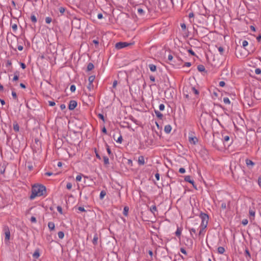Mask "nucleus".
<instances>
[{
    "mask_svg": "<svg viewBox=\"0 0 261 261\" xmlns=\"http://www.w3.org/2000/svg\"><path fill=\"white\" fill-rule=\"evenodd\" d=\"M186 172V170L185 169V168H179V172L180 173H185Z\"/></svg>",
    "mask_w": 261,
    "mask_h": 261,
    "instance_id": "54",
    "label": "nucleus"
},
{
    "mask_svg": "<svg viewBox=\"0 0 261 261\" xmlns=\"http://www.w3.org/2000/svg\"><path fill=\"white\" fill-rule=\"evenodd\" d=\"M180 251H181V252H182V253H184L185 254H187V252H186V250L183 248H180Z\"/></svg>",
    "mask_w": 261,
    "mask_h": 261,
    "instance_id": "61",
    "label": "nucleus"
},
{
    "mask_svg": "<svg viewBox=\"0 0 261 261\" xmlns=\"http://www.w3.org/2000/svg\"><path fill=\"white\" fill-rule=\"evenodd\" d=\"M159 109L160 111H163L165 109V106L164 104L161 103L159 106Z\"/></svg>",
    "mask_w": 261,
    "mask_h": 261,
    "instance_id": "48",
    "label": "nucleus"
},
{
    "mask_svg": "<svg viewBox=\"0 0 261 261\" xmlns=\"http://www.w3.org/2000/svg\"><path fill=\"white\" fill-rule=\"evenodd\" d=\"M246 163L247 165H252V166H253L254 165V162H253L252 161L250 160H246Z\"/></svg>",
    "mask_w": 261,
    "mask_h": 261,
    "instance_id": "33",
    "label": "nucleus"
},
{
    "mask_svg": "<svg viewBox=\"0 0 261 261\" xmlns=\"http://www.w3.org/2000/svg\"><path fill=\"white\" fill-rule=\"evenodd\" d=\"M129 44L126 42H119L115 44V48L117 49H120L127 46Z\"/></svg>",
    "mask_w": 261,
    "mask_h": 261,
    "instance_id": "5",
    "label": "nucleus"
},
{
    "mask_svg": "<svg viewBox=\"0 0 261 261\" xmlns=\"http://www.w3.org/2000/svg\"><path fill=\"white\" fill-rule=\"evenodd\" d=\"M221 207L222 209H226V203L224 202H223L221 204Z\"/></svg>",
    "mask_w": 261,
    "mask_h": 261,
    "instance_id": "49",
    "label": "nucleus"
},
{
    "mask_svg": "<svg viewBox=\"0 0 261 261\" xmlns=\"http://www.w3.org/2000/svg\"><path fill=\"white\" fill-rule=\"evenodd\" d=\"M94 68V65L92 63H89L87 66V71H91Z\"/></svg>",
    "mask_w": 261,
    "mask_h": 261,
    "instance_id": "23",
    "label": "nucleus"
},
{
    "mask_svg": "<svg viewBox=\"0 0 261 261\" xmlns=\"http://www.w3.org/2000/svg\"><path fill=\"white\" fill-rule=\"evenodd\" d=\"M172 129V127L170 124H168L165 126L164 131L167 134H169Z\"/></svg>",
    "mask_w": 261,
    "mask_h": 261,
    "instance_id": "10",
    "label": "nucleus"
},
{
    "mask_svg": "<svg viewBox=\"0 0 261 261\" xmlns=\"http://www.w3.org/2000/svg\"><path fill=\"white\" fill-rule=\"evenodd\" d=\"M98 117L99 118H100L101 120H102L103 121H105L104 116H103V115L102 114H99L98 115Z\"/></svg>",
    "mask_w": 261,
    "mask_h": 261,
    "instance_id": "52",
    "label": "nucleus"
},
{
    "mask_svg": "<svg viewBox=\"0 0 261 261\" xmlns=\"http://www.w3.org/2000/svg\"><path fill=\"white\" fill-rule=\"evenodd\" d=\"M58 236L60 239H62L64 237V233L63 231H59L58 233Z\"/></svg>",
    "mask_w": 261,
    "mask_h": 261,
    "instance_id": "31",
    "label": "nucleus"
},
{
    "mask_svg": "<svg viewBox=\"0 0 261 261\" xmlns=\"http://www.w3.org/2000/svg\"><path fill=\"white\" fill-rule=\"evenodd\" d=\"M94 79L95 76L94 75L90 76L88 78L89 84L87 86V88L89 89V91H91L94 89V85L92 83L94 81Z\"/></svg>",
    "mask_w": 261,
    "mask_h": 261,
    "instance_id": "4",
    "label": "nucleus"
},
{
    "mask_svg": "<svg viewBox=\"0 0 261 261\" xmlns=\"http://www.w3.org/2000/svg\"><path fill=\"white\" fill-rule=\"evenodd\" d=\"M51 18L49 17H47L45 18V22L46 23H50L51 22Z\"/></svg>",
    "mask_w": 261,
    "mask_h": 261,
    "instance_id": "38",
    "label": "nucleus"
},
{
    "mask_svg": "<svg viewBox=\"0 0 261 261\" xmlns=\"http://www.w3.org/2000/svg\"><path fill=\"white\" fill-rule=\"evenodd\" d=\"M82 179V174L77 175L76 177V180L77 181H80Z\"/></svg>",
    "mask_w": 261,
    "mask_h": 261,
    "instance_id": "46",
    "label": "nucleus"
},
{
    "mask_svg": "<svg viewBox=\"0 0 261 261\" xmlns=\"http://www.w3.org/2000/svg\"><path fill=\"white\" fill-rule=\"evenodd\" d=\"M59 11H60V12L63 14L64 12H65V8L64 7H60L59 8Z\"/></svg>",
    "mask_w": 261,
    "mask_h": 261,
    "instance_id": "40",
    "label": "nucleus"
},
{
    "mask_svg": "<svg viewBox=\"0 0 261 261\" xmlns=\"http://www.w3.org/2000/svg\"><path fill=\"white\" fill-rule=\"evenodd\" d=\"M225 85V83L224 81H220L219 82V86L220 87H224Z\"/></svg>",
    "mask_w": 261,
    "mask_h": 261,
    "instance_id": "55",
    "label": "nucleus"
},
{
    "mask_svg": "<svg viewBox=\"0 0 261 261\" xmlns=\"http://www.w3.org/2000/svg\"><path fill=\"white\" fill-rule=\"evenodd\" d=\"M248 44V42L246 40H244L242 42V46L244 47H245L246 46H247Z\"/></svg>",
    "mask_w": 261,
    "mask_h": 261,
    "instance_id": "47",
    "label": "nucleus"
},
{
    "mask_svg": "<svg viewBox=\"0 0 261 261\" xmlns=\"http://www.w3.org/2000/svg\"><path fill=\"white\" fill-rule=\"evenodd\" d=\"M48 103L50 106H54L56 105L55 102L53 101H49Z\"/></svg>",
    "mask_w": 261,
    "mask_h": 261,
    "instance_id": "56",
    "label": "nucleus"
},
{
    "mask_svg": "<svg viewBox=\"0 0 261 261\" xmlns=\"http://www.w3.org/2000/svg\"><path fill=\"white\" fill-rule=\"evenodd\" d=\"M248 221L247 219H243L242 220V223L243 225H246L248 224Z\"/></svg>",
    "mask_w": 261,
    "mask_h": 261,
    "instance_id": "50",
    "label": "nucleus"
},
{
    "mask_svg": "<svg viewBox=\"0 0 261 261\" xmlns=\"http://www.w3.org/2000/svg\"><path fill=\"white\" fill-rule=\"evenodd\" d=\"M180 27H181L182 30H185L186 29V25L185 23H181L180 24Z\"/></svg>",
    "mask_w": 261,
    "mask_h": 261,
    "instance_id": "57",
    "label": "nucleus"
},
{
    "mask_svg": "<svg viewBox=\"0 0 261 261\" xmlns=\"http://www.w3.org/2000/svg\"><path fill=\"white\" fill-rule=\"evenodd\" d=\"M6 167L5 165H0V173L3 174L5 173Z\"/></svg>",
    "mask_w": 261,
    "mask_h": 261,
    "instance_id": "22",
    "label": "nucleus"
},
{
    "mask_svg": "<svg viewBox=\"0 0 261 261\" xmlns=\"http://www.w3.org/2000/svg\"><path fill=\"white\" fill-rule=\"evenodd\" d=\"M19 78V75L18 73H15L13 79V81H16L18 80Z\"/></svg>",
    "mask_w": 261,
    "mask_h": 261,
    "instance_id": "37",
    "label": "nucleus"
},
{
    "mask_svg": "<svg viewBox=\"0 0 261 261\" xmlns=\"http://www.w3.org/2000/svg\"><path fill=\"white\" fill-rule=\"evenodd\" d=\"M189 140L191 143H193V144H195L198 141L197 138L195 137H189Z\"/></svg>",
    "mask_w": 261,
    "mask_h": 261,
    "instance_id": "12",
    "label": "nucleus"
},
{
    "mask_svg": "<svg viewBox=\"0 0 261 261\" xmlns=\"http://www.w3.org/2000/svg\"><path fill=\"white\" fill-rule=\"evenodd\" d=\"M255 73L256 74H260L261 73V69L260 68H256L255 69Z\"/></svg>",
    "mask_w": 261,
    "mask_h": 261,
    "instance_id": "44",
    "label": "nucleus"
},
{
    "mask_svg": "<svg viewBox=\"0 0 261 261\" xmlns=\"http://www.w3.org/2000/svg\"><path fill=\"white\" fill-rule=\"evenodd\" d=\"M12 95L13 96V97L14 98V99H16L17 98V95H16V92H14V91H12Z\"/></svg>",
    "mask_w": 261,
    "mask_h": 261,
    "instance_id": "58",
    "label": "nucleus"
},
{
    "mask_svg": "<svg viewBox=\"0 0 261 261\" xmlns=\"http://www.w3.org/2000/svg\"><path fill=\"white\" fill-rule=\"evenodd\" d=\"M249 214H250V216H252L254 218L255 216V212L254 211H253L252 210H249Z\"/></svg>",
    "mask_w": 261,
    "mask_h": 261,
    "instance_id": "39",
    "label": "nucleus"
},
{
    "mask_svg": "<svg viewBox=\"0 0 261 261\" xmlns=\"http://www.w3.org/2000/svg\"><path fill=\"white\" fill-rule=\"evenodd\" d=\"M103 162H104V164L105 165L109 164V158L107 156H103Z\"/></svg>",
    "mask_w": 261,
    "mask_h": 261,
    "instance_id": "29",
    "label": "nucleus"
},
{
    "mask_svg": "<svg viewBox=\"0 0 261 261\" xmlns=\"http://www.w3.org/2000/svg\"><path fill=\"white\" fill-rule=\"evenodd\" d=\"M155 177L156 178V179L157 180H159L160 179V174L158 173H156L155 174Z\"/></svg>",
    "mask_w": 261,
    "mask_h": 261,
    "instance_id": "59",
    "label": "nucleus"
},
{
    "mask_svg": "<svg viewBox=\"0 0 261 261\" xmlns=\"http://www.w3.org/2000/svg\"><path fill=\"white\" fill-rule=\"evenodd\" d=\"M150 211L152 213H154L155 212H156L157 211V208H156V207L155 205H152L151 206L150 208Z\"/></svg>",
    "mask_w": 261,
    "mask_h": 261,
    "instance_id": "30",
    "label": "nucleus"
},
{
    "mask_svg": "<svg viewBox=\"0 0 261 261\" xmlns=\"http://www.w3.org/2000/svg\"><path fill=\"white\" fill-rule=\"evenodd\" d=\"M77 106V102L75 100H71L69 102L68 109L70 110H74Z\"/></svg>",
    "mask_w": 261,
    "mask_h": 261,
    "instance_id": "6",
    "label": "nucleus"
},
{
    "mask_svg": "<svg viewBox=\"0 0 261 261\" xmlns=\"http://www.w3.org/2000/svg\"><path fill=\"white\" fill-rule=\"evenodd\" d=\"M72 185L70 182H68L66 185V188L68 190H70L72 188Z\"/></svg>",
    "mask_w": 261,
    "mask_h": 261,
    "instance_id": "45",
    "label": "nucleus"
},
{
    "mask_svg": "<svg viewBox=\"0 0 261 261\" xmlns=\"http://www.w3.org/2000/svg\"><path fill=\"white\" fill-rule=\"evenodd\" d=\"M138 163L139 165H144L145 163L144 157L142 155L139 156Z\"/></svg>",
    "mask_w": 261,
    "mask_h": 261,
    "instance_id": "9",
    "label": "nucleus"
},
{
    "mask_svg": "<svg viewBox=\"0 0 261 261\" xmlns=\"http://www.w3.org/2000/svg\"><path fill=\"white\" fill-rule=\"evenodd\" d=\"M58 212L61 214H63L62 208L61 206H58L57 207Z\"/></svg>",
    "mask_w": 261,
    "mask_h": 261,
    "instance_id": "41",
    "label": "nucleus"
},
{
    "mask_svg": "<svg viewBox=\"0 0 261 261\" xmlns=\"http://www.w3.org/2000/svg\"><path fill=\"white\" fill-rule=\"evenodd\" d=\"M11 27H12V29L13 31H14V32L16 31V30L17 29V25L16 24H15V23L12 24L11 25Z\"/></svg>",
    "mask_w": 261,
    "mask_h": 261,
    "instance_id": "35",
    "label": "nucleus"
},
{
    "mask_svg": "<svg viewBox=\"0 0 261 261\" xmlns=\"http://www.w3.org/2000/svg\"><path fill=\"white\" fill-rule=\"evenodd\" d=\"M197 69L200 72L204 71L205 70V67L202 65H199L197 66Z\"/></svg>",
    "mask_w": 261,
    "mask_h": 261,
    "instance_id": "24",
    "label": "nucleus"
},
{
    "mask_svg": "<svg viewBox=\"0 0 261 261\" xmlns=\"http://www.w3.org/2000/svg\"><path fill=\"white\" fill-rule=\"evenodd\" d=\"M258 184L259 187H261V178L259 177L258 179Z\"/></svg>",
    "mask_w": 261,
    "mask_h": 261,
    "instance_id": "64",
    "label": "nucleus"
},
{
    "mask_svg": "<svg viewBox=\"0 0 261 261\" xmlns=\"http://www.w3.org/2000/svg\"><path fill=\"white\" fill-rule=\"evenodd\" d=\"M200 218L201 219L200 226H202L203 229H205L207 227L208 222V216L205 213H201L200 214Z\"/></svg>",
    "mask_w": 261,
    "mask_h": 261,
    "instance_id": "2",
    "label": "nucleus"
},
{
    "mask_svg": "<svg viewBox=\"0 0 261 261\" xmlns=\"http://www.w3.org/2000/svg\"><path fill=\"white\" fill-rule=\"evenodd\" d=\"M48 227L50 231L55 229V224L53 222H49L48 223Z\"/></svg>",
    "mask_w": 261,
    "mask_h": 261,
    "instance_id": "13",
    "label": "nucleus"
},
{
    "mask_svg": "<svg viewBox=\"0 0 261 261\" xmlns=\"http://www.w3.org/2000/svg\"><path fill=\"white\" fill-rule=\"evenodd\" d=\"M75 89H76V87L75 86V85H72L70 86V91L72 92H73L75 91Z\"/></svg>",
    "mask_w": 261,
    "mask_h": 261,
    "instance_id": "43",
    "label": "nucleus"
},
{
    "mask_svg": "<svg viewBox=\"0 0 261 261\" xmlns=\"http://www.w3.org/2000/svg\"><path fill=\"white\" fill-rule=\"evenodd\" d=\"M78 210L80 211H81V212H85L86 210H85L84 207H82V206H80L78 207Z\"/></svg>",
    "mask_w": 261,
    "mask_h": 261,
    "instance_id": "60",
    "label": "nucleus"
},
{
    "mask_svg": "<svg viewBox=\"0 0 261 261\" xmlns=\"http://www.w3.org/2000/svg\"><path fill=\"white\" fill-rule=\"evenodd\" d=\"M5 240L8 241L10 238V232L8 227L5 228Z\"/></svg>",
    "mask_w": 261,
    "mask_h": 261,
    "instance_id": "8",
    "label": "nucleus"
},
{
    "mask_svg": "<svg viewBox=\"0 0 261 261\" xmlns=\"http://www.w3.org/2000/svg\"><path fill=\"white\" fill-rule=\"evenodd\" d=\"M200 231L199 232V236L203 235L204 234L203 233L205 231V229H203L202 227L200 226Z\"/></svg>",
    "mask_w": 261,
    "mask_h": 261,
    "instance_id": "34",
    "label": "nucleus"
},
{
    "mask_svg": "<svg viewBox=\"0 0 261 261\" xmlns=\"http://www.w3.org/2000/svg\"><path fill=\"white\" fill-rule=\"evenodd\" d=\"M40 256V251L39 249H36L34 252V257L38 258Z\"/></svg>",
    "mask_w": 261,
    "mask_h": 261,
    "instance_id": "19",
    "label": "nucleus"
},
{
    "mask_svg": "<svg viewBox=\"0 0 261 261\" xmlns=\"http://www.w3.org/2000/svg\"><path fill=\"white\" fill-rule=\"evenodd\" d=\"M149 68L152 72H155L156 70V67L155 65L152 64H150L148 65Z\"/></svg>",
    "mask_w": 261,
    "mask_h": 261,
    "instance_id": "14",
    "label": "nucleus"
},
{
    "mask_svg": "<svg viewBox=\"0 0 261 261\" xmlns=\"http://www.w3.org/2000/svg\"><path fill=\"white\" fill-rule=\"evenodd\" d=\"M35 143L37 145V149H34V152L39 151L40 152L41 150V142L39 141L38 139H35Z\"/></svg>",
    "mask_w": 261,
    "mask_h": 261,
    "instance_id": "7",
    "label": "nucleus"
},
{
    "mask_svg": "<svg viewBox=\"0 0 261 261\" xmlns=\"http://www.w3.org/2000/svg\"><path fill=\"white\" fill-rule=\"evenodd\" d=\"M185 180L192 184L194 183V180L191 179V176L189 175H187L185 177Z\"/></svg>",
    "mask_w": 261,
    "mask_h": 261,
    "instance_id": "11",
    "label": "nucleus"
},
{
    "mask_svg": "<svg viewBox=\"0 0 261 261\" xmlns=\"http://www.w3.org/2000/svg\"><path fill=\"white\" fill-rule=\"evenodd\" d=\"M218 50L221 55H223L224 52V48L222 46H219L218 47Z\"/></svg>",
    "mask_w": 261,
    "mask_h": 261,
    "instance_id": "42",
    "label": "nucleus"
},
{
    "mask_svg": "<svg viewBox=\"0 0 261 261\" xmlns=\"http://www.w3.org/2000/svg\"><path fill=\"white\" fill-rule=\"evenodd\" d=\"M194 30L195 31V32L197 35H200L201 36H205L207 32V29L203 27H198V29L196 30L194 28Z\"/></svg>",
    "mask_w": 261,
    "mask_h": 261,
    "instance_id": "3",
    "label": "nucleus"
},
{
    "mask_svg": "<svg viewBox=\"0 0 261 261\" xmlns=\"http://www.w3.org/2000/svg\"><path fill=\"white\" fill-rule=\"evenodd\" d=\"M190 233L192 236H193L192 233H196V230L194 228H191L190 229ZM193 238V237H192Z\"/></svg>",
    "mask_w": 261,
    "mask_h": 261,
    "instance_id": "51",
    "label": "nucleus"
},
{
    "mask_svg": "<svg viewBox=\"0 0 261 261\" xmlns=\"http://www.w3.org/2000/svg\"><path fill=\"white\" fill-rule=\"evenodd\" d=\"M154 112H155V114L156 116L159 118H160V119H162L163 118V115L160 112H159L158 110H155Z\"/></svg>",
    "mask_w": 261,
    "mask_h": 261,
    "instance_id": "15",
    "label": "nucleus"
},
{
    "mask_svg": "<svg viewBox=\"0 0 261 261\" xmlns=\"http://www.w3.org/2000/svg\"><path fill=\"white\" fill-rule=\"evenodd\" d=\"M137 12L141 16H143L145 14L144 11L141 8H138L137 10Z\"/></svg>",
    "mask_w": 261,
    "mask_h": 261,
    "instance_id": "26",
    "label": "nucleus"
},
{
    "mask_svg": "<svg viewBox=\"0 0 261 261\" xmlns=\"http://www.w3.org/2000/svg\"><path fill=\"white\" fill-rule=\"evenodd\" d=\"M98 236L97 234H95L94 236V238H93V239L92 240V243L94 245H97V242H98Z\"/></svg>",
    "mask_w": 261,
    "mask_h": 261,
    "instance_id": "17",
    "label": "nucleus"
},
{
    "mask_svg": "<svg viewBox=\"0 0 261 261\" xmlns=\"http://www.w3.org/2000/svg\"><path fill=\"white\" fill-rule=\"evenodd\" d=\"M46 187L40 184H34V198L35 197L46 196Z\"/></svg>",
    "mask_w": 261,
    "mask_h": 261,
    "instance_id": "1",
    "label": "nucleus"
},
{
    "mask_svg": "<svg viewBox=\"0 0 261 261\" xmlns=\"http://www.w3.org/2000/svg\"><path fill=\"white\" fill-rule=\"evenodd\" d=\"M66 108V106L64 104H62L60 105V109L62 110H64Z\"/></svg>",
    "mask_w": 261,
    "mask_h": 261,
    "instance_id": "62",
    "label": "nucleus"
},
{
    "mask_svg": "<svg viewBox=\"0 0 261 261\" xmlns=\"http://www.w3.org/2000/svg\"><path fill=\"white\" fill-rule=\"evenodd\" d=\"M129 208L128 206H126L124 207L123 214L124 216H127Z\"/></svg>",
    "mask_w": 261,
    "mask_h": 261,
    "instance_id": "20",
    "label": "nucleus"
},
{
    "mask_svg": "<svg viewBox=\"0 0 261 261\" xmlns=\"http://www.w3.org/2000/svg\"><path fill=\"white\" fill-rule=\"evenodd\" d=\"M218 252L220 254H223L225 252V249L223 247H219L218 248Z\"/></svg>",
    "mask_w": 261,
    "mask_h": 261,
    "instance_id": "21",
    "label": "nucleus"
},
{
    "mask_svg": "<svg viewBox=\"0 0 261 261\" xmlns=\"http://www.w3.org/2000/svg\"><path fill=\"white\" fill-rule=\"evenodd\" d=\"M181 233V229L179 228H177L176 231H175V234L177 237H179Z\"/></svg>",
    "mask_w": 261,
    "mask_h": 261,
    "instance_id": "28",
    "label": "nucleus"
},
{
    "mask_svg": "<svg viewBox=\"0 0 261 261\" xmlns=\"http://www.w3.org/2000/svg\"><path fill=\"white\" fill-rule=\"evenodd\" d=\"M223 101L225 104L229 105L230 103V101L228 97H224L223 98Z\"/></svg>",
    "mask_w": 261,
    "mask_h": 261,
    "instance_id": "32",
    "label": "nucleus"
},
{
    "mask_svg": "<svg viewBox=\"0 0 261 261\" xmlns=\"http://www.w3.org/2000/svg\"><path fill=\"white\" fill-rule=\"evenodd\" d=\"M122 141V137L121 136H120L117 139V140L116 141L118 143H121Z\"/></svg>",
    "mask_w": 261,
    "mask_h": 261,
    "instance_id": "53",
    "label": "nucleus"
},
{
    "mask_svg": "<svg viewBox=\"0 0 261 261\" xmlns=\"http://www.w3.org/2000/svg\"><path fill=\"white\" fill-rule=\"evenodd\" d=\"M106 192L103 190L101 191L100 193L99 198L100 199H103V198L106 196Z\"/></svg>",
    "mask_w": 261,
    "mask_h": 261,
    "instance_id": "27",
    "label": "nucleus"
},
{
    "mask_svg": "<svg viewBox=\"0 0 261 261\" xmlns=\"http://www.w3.org/2000/svg\"><path fill=\"white\" fill-rule=\"evenodd\" d=\"M194 16V14L193 12H191L189 14V17L190 18H193Z\"/></svg>",
    "mask_w": 261,
    "mask_h": 261,
    "instance_id": "63",
    "label": "nucleus"
},
{
    "mask_svg": "<svg viewBox=\"0 0 261 261\" xmlns=\"http://www.w3.org/2000/svg\"><path fill=\"white\" fill-rule=\"evenodd\" d=\"M245 257L247 259H250L251 258V254L248 250V249H246L245 250Z\"/></svg>",
    "mask_w": 261,
    "mask_h": 261,
    "instance_id": "16",
    "label": "nucleus"
},
{
    "mask_svg": "<svg viewBox=\"0 0 261 261\" xmlns=\"http://www.w3.org/2000/svg\"><path fill=\"white\" fill-rule=\"evenodd\" d=\"M13 129L16 132L19 131V127L17 123L14 122L13 123Z\"/></svg>",
    "mask_w": 261,
    "mask_h": 261,
    "instance_id": "18",
    "label": "nucleus"
},
{
    "mask_svg": "<svg viewBox=\"0 0 261 261\" xmlns=\"http://www.w3.org/2000/svg\"><path fill=\"white\" fill-rule=\"evenodd\" d=\"M190 92H193L196 95H198L199 94L198 91L194 87H192L191 88V91Z\"/></svg>",
    "mask_w": 261,
    "mask_h": 261,
    "instance_id": "25",
    "label": "nucleus"
},
{
    "mask_svg": "<svg viewBox=\"0 0 261 261\" xmlns=\"http://www.w3.org/2000/svg\"><path fill=\"white\" fill-rule=\"evenodd\" d=\"M229 139H230V138H229V137L228 136H225L223 137V141L224 142V143L227 142H228L229 140Z\"/></svg>",
    "mask_w": 261,
    "mask_h": 261,
    "instance_id": "36",
    "label": "nucleus"
}]
</instances>
